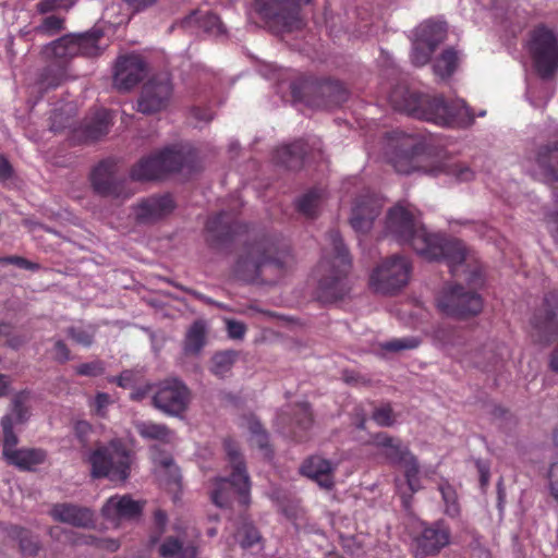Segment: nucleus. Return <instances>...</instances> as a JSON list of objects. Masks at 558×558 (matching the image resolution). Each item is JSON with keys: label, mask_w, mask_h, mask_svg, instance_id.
<instances>
[{"label": "nucleus", "mask_w": 558, "mask_h": 558, "mask_svg": "<svg viewBox=\"0 0 558 558\" xmlns=\"http://www.w3.org/2000/svg\"><path fill=\"white\" fill-rule=\"evenodd\" d=\"M385 228L387 235L401 244H410L423 258L445 259L453 275L469 260L466 248L461 241L428 233L411 207L400 204L392 207L388 211Z\"/></svg>", "instance_id": "1"}, {"label": "nucleus", "mask_w": 558, "mask_h": 558, "mask_svg": "<svg viewBox=\"0 0 558 558\" xmlns=\"http://www.w3.org/2000/svg\"><path fill=\"white\" fill-rule=\"evenodd\" d=\"M385 149L388 162L400 174L414 172L432 177L446 174L457 182H466L474 177V172L468 166L451 158L434 160L425 153V145L418 136L403 131H393L388 134Z\"/></svg>", "instance_id": "2"}, {"label": "nucleus", "mask_w": 558, "mask_h": 558, "mask_svg": "<svg viewBox=\"0 0 558 558\" xmlns=\"http://www.w3.org/2000/svg\"><path fill=\"white\" fill-rule=\"evenodd\" d=\"M389 101L398 111L441 126H468L474 121L470 108L462 99L448 106L441 97L409 90L405 86L396 87L389 95Z\"/></svg>", "instance_id": "3"}, {"label": "nucleus", "mask_w": 558, "mask_h": 558, "mask_svg": "<svg viewBox=\"0 0 558 558\" xmlns=\"http://www.w3.org/2000/svg\"><path fill=\"white\" fill-rule=\"evenodd\" d=\"M133 460V452L118 438L96 445L88 456L92 476L112 482H124L130 476Z\"/></svg>", "instance_id": "4"}, {"label": "nucleus", "mask_w": 558, "mask_h": 558, "mask_svg": "<svg viewBox=\"0 0 558 558\" xmlns=\"http://www.w3.org/2000/svg\"><path fill=\"white\" fill-rule=\"evenodd\" d=\"M228 462L232 469L230 477H219L211 490L213 502L222 508L229 505L231 496L236 494L244 506L250 502L251 482L245 463L239 452L238 445L228 439L225 441Z\"/></svg>", "instance_id": "5"}, {"label": "nucleus", "mask_w": 558, "mask_h": 558, "mask_svg": "<svg viewBox=\"0 0 558 558\" xmlns=\"http://www.w3.org/2000/svg\"><path fill=\"white\" fill-rule=\"evenodd\" d=\"M468 282L470 289L483 284L482 274L477 267L471 271ZM437 307L446 316L464 318L477 315L483 308V302L476 292L472 290L464 291L461 286L456 284L442 289L437 298Z\"/></svg>", "instance_id": "6"}, {"label": "nucleus", "mask_w": 558, "mask_h": 558, "mask_svg": "<svg viewBox=\"0 0 558 558\" xmlns=\"http://www.w3.org/2000/svg\"><path fill=\"white\" fill-rule=\"evenodd\" d=\"M332 251L324 256L319 264V270L327 274L319 281L322 298L327 301L338 300L344 294L343 279L347 276L351 260L341 238L337 232L330 234Z\"/></svg>", "instance_id": "7"}, {"label": "nucleus", "mask_w": 558, "mask_h": 558, "mask_svg": "<svg viewBox=\"0 0 558 558\" xmlns=\"http://www.w3.org/2000/svg\"><path fill=\"white\" fill-rule=\"evenodd\" d=\"M411 272L412 265L407 257L392 255L374 268L369 277V288L379 294H395L409 283Z\"/></svg>", "instance_id": "8"}, {"label": "nucleus", "mask_w": 558, "mask_h": 558, "mask_svg": "<svg viewBox=\"0 0 558 558\" xmlns=\"http://www.w3.org/2000/svg\"><path fill=\"white\" fill-rule=\"evenodd\" d=\"M311 0H254L253 11L270 27L291 32L302 26L300 10Z\"/></svg>", "instance_id": "9"}, {"label": "nucleus", "mask_w": 558, "mask_h": 558, "mask_svg": "<svg viewBox=\"0 0 558 558\" xmlns=\"http://www.w3.org/2000/svg\"><path fill=\"white\" fill-rule=\"evenodd\" d=\"M529 52L537 73L543 78L554 75L558 69V43L547 28H537L529 41Z\"/></svg>", "instance_id": "10"}, {"label": "nucleus", "mask_w": 558, "mask_h": 558, "mask_svg": "<svg viewBox=\"0 0 558 558\" xmlns=\"http://www.w3.org/2000/svg\"><path fill=\"white\" fill-rule=\"evenodd\" d=\"M190 400V389L177 378H168L155 384L153 405L167 415H181L186 411Z\"/></svg>", "instance_id": "11"}, {"label": "nucleus", "mask_w": 558, "mask_h": 558, "mask_svg": "<svg viewBox=\"0 0 558 558\" xmlns=\"http://www.w3.org/2000/svg\"><path fill=\"white\" fill-rule=\"evenodd\" d=\"M184 157L180 150L165 149L140 160L131 171L136 181H149L162 178L165 174L178 171L183 166Z\"/></svg>", "instance_id": "12"}, {"label": "nucleus", "mask_w": 558, "mask_h": 558, "mask_svg": "<svg viewBox=\"0 0 558 558\" xmlns=\"http://www.w3.org/2000/svg\"><path fill=\"white\" fill-rule=\"evenodd\" d=\"M101 34L97 31L82 35H70L47 45L43 52L47 58L66 60L77 54L95 56L98 52V40Z\"/></svg>", "instance_id": "13"}, {"label": "nucleus", "mask_w": 558, "mask_h": 558, "mask_svg": "<svg viewBox=\"0 0 558 558\" xmlns=\"http://www.w3.org/2000/svg\"><path fill=\"white\" fill-rule=\"evenodd\" d=\"M378 447L383 448L384 456L392 464H402L405 468V478L409 488L412 493L421 489L418 481V465L415 457L410 452L407 446H403L399 440H396L388 435L380 434L375 438Z\"/></svg>", "instance_id": "14"}, {"label": "nucleus", "mask_w": 558, "mask_h": 558, "mask_svg": "<svg viewBox=\"0 0 558 558\" xmlns=\"http://www.w3.org/2000/svg\"><path fill=\"white\" fill-rule=\"evenodd\" d=\"M172 96V84L167 74L149 80L142 89L137 109L145 114H151L166 109Z\"/></svg>", "instance_id": "15"}, {"label": "nucleus", "mask_w": 558, "mask_h": 558, "mask_svg": "<svg viewBox=\"0 0 558 558\" xmlns=\"http://www.w3.org/2000/svg\"><path fill=\"white\" fill-rule=\"evenodd\" d=\"M446 25L441 22H426L421 24L415 33L412 62L415 65H424L429 61L434 49L445 39Z\"/></svg>", "instance_id": "16"}, {"label": "nucleus", "mask_w": 558, "mask_h": 558, "mask_svg": "<svg viewBox=\"0 0 558 558\" xmlns=\"http://www.w3.org/2000/svg\"><path fill=\"white\" fill-rule=\"evenodd\" d=\"M526 168L531 175L539 181H558V142L539 146L529 156Z\"/></svg>", "instance_id": "17"}, {"label": "nucleus", "mask_w": 558, "mask_h": 558, "mask_svg": "<svg viewBox=\"0 0 558 558\" xmlns=\"http://www.w3.org/2000/svg\"><path fill=\"white\" fill-rule=\"evenodd\" d=\"M449 542L450 531L444 524L424 526L413 541V555L415 558L437 555Z\"/></svg>", "instance_id": "18"}, {"label": "nucleus", "mask_w": 558, "mask_h": 558, "mask_svg": "<svg viewBox=\"0 0 558 558\" xmlns=\"http://www.w3.org/2000/svg\"><path fill=\"white\" fill-rule=\"evenodd\" d=\"M193 530H174L160 543L158 553L161 558H196L197 547Z\"/></svg>", "instance_id": "19"}, {"label": "nucleus", "mask_w": 558, "mask_h": 558, "mask_svg": "<svg viewBox=\"0 0 558 558\" xmlns=\"http://www.w3.org/2000/svg\"><path fill=\"white\" fill-rule=\"evenodd\" d=\"M145 71V63L138 54L121 57L114 68V86L120 90H129L144 77Z\"/></svg>", "instance_id": "20"}, {"label": "nucleus", "mask_w": 558, "mask_h": 558, "mask_svg": "<svg viewBox=\"0 0 558 558\" xmlns=\"http://www.w3.org/2000/svg\"><path fill=\"white\" fill-rule=\"evenodd\" d=\"M383 199L366 195L359 198L351 213L350 223L356 232H367L383 208Z\"/></svg>", "instance_id": "21"}, {"label": "nucleus", "mask_w": 558, "mask_h": 558, "mask_svg": "<svg viewBox=\"0 0 558 558\" xmlns=\"http://www.w3.org/2000/svg\"><path fill=\"white\" fill-rule=\"evenodd\" d=\"M27 397L28 395L25 392L16 395L13 400L12 414L3 416L1 420L4 437L2 456L4 459L17 449L16 445L19 439L17 436L13 433L12 428L14 424H22L26 418V411L23 408V403L26 401Z\"/></svg>", "instance_id": "22"}, {"label": "nucleus", "mask_w": 558, "mask_h": 558, "mask_svg": "<svg viewBox=\"0 0 558 558\" xmlns=\"http://www.w3.org/2000/svg\"><path fill=\"white\" fill-rule=\"evenodd\" d=\"M174 209L171 196L161 195L143 199L134 207L135 219L142 223L155 222Z\"/></svg>", "instance_id": "23"}, {"label": "nucleus", "mask_w": 558, "mask_h": 558, "mask_svg": "<svg viewBox=\"0 0 558 558\" xmlns=\"http://www.w3.org/2000/svg\"><path fill=\"white\" fill-rule=\"evenodd\" d=\"M141 511L142 505L126 495L110 497L102 507L104 517L116 525L122 520L134 519Z\"/></svg>", "instance_id": "24"}, {"label": "nucleus", "mask_w": 558, "mask_h": 558, "mask_svg": "<svg viewBox=\"0 0 558 558\" xmlns=\"http://www.w3.org/2000/svg\"><path fill=\"white\" fill-rule=\"evenodd\" d=\"M300 470L304 476L316 482L322 488L331 489L335 485L336 464L320 456H312L306 459Z\"/></svg>", "instance_id": "25"}, {"label": "nucleus", "mask_w": 558, "mask_h": 558, "mask_svg": "<svg viewBox=\"0 0 558 558\" xmlns=\"http://www.w3.org/2000/svg\"><path fill=\"white\" fill-rule=\"evenodd\" d=\"M53 520L76 527H90L94 525V513L84 507L72 504H56L49 511Z\"/></svg>", "instance_id": "26"}, {"label": "nucleus", "mask_w": 558, "mask_h": 558, "mask_svg": "<svg viewBox=\"0 0 558 558\" xmlns=\"http://www.w3.org/2000/svg\"><path fill=\"white\" fill-rule=\"evenodd\" d=\"M94 190L104 196L120 197L122 182L114 177L113 165L108 161L100 162L90 174Z\"/></svg>", "instance_id": "27"}, {"label": "nucleus", "mask_w": 558, "mask_h": 558, "mask_svg": "<svg viewBox=\"0 0 558 558\" xmlns=\"http://www.w3.org/2000/svg\"><path fill=\"white\" fill-rule=\"evenodd\" d=\"M10 465L22 471H34L46 460V452L35 448H17L4 459Z\"/></svg>", "instance_id": "28"}, {"label": "nucleus", "mask_w": 558, "mask_h": 558, "mask_svg": "<svg viewBox=\"0 0 558 558\" xmlns=\"http://www.w3.org/2000/svg\"><path fill=\"white\" fill-rule=\"evenodd\" d=\"M134 427L141 437L147 440L170 442L174 438L173 432L165 424H158L151 421H136Z\"/></svg>", "instance_id": "29"}, {"label": "nucleus", "mask_w": 558, "mask_h": 558, "mask_svg": "<svg viewBox=\"0 0 558 558\" xmlns=\"http://www.w3.org/2000/svg\"><path fill=\"white\" fill-rule=\"evenodd\" d=\"M194 24H198L205 33L213 36H220L225 34V27L219 17L209 12L199 16L196 13H193L183 21L184 27H192Z\"/></svg>", "instance_id": "30"}, {"label": "nucleus", "mask_w": 558, "mask_h": 558, "mask_svg": "<svg viewBox=\"0 0 558 558\" xmlns=\"http://www.w3.org/2000/svg\"><path fill=\"white\" fill-rule=\"evenodd\" d=\"M206 342V325L202 320L194 322L189 328L185 340L184 351L189 354H198Z\"/></svg>", "instance_id": "31"}, {"label": "nucleus", "mask_w": 558, "mask_h": 558, "mask_svg": "<svg viewBox=\"0 0 558 558\" xmlns=\"http://www.w3.org/2000/svg\"><path fill=\"white\" fill-rule=\"evenodd\" d=\"M304 148L302 143H293L291 145H284L277 150V160L278 162L287 166L288 168L298 167L303 157H304Z\"/></svg>", "instance_id": "32"}, {"label": "nucleus", "mask_w": 558, "mask_h": 558, "mask_svg": "<svg viewBox=\"0 0 558 558\" xmlns=\"http://www.w3.org/2000/svg\"><path fill=\"white\" fill-rule=\"evenodd\" d=\"M458 62L459 57L456 51L451 49L444 51L434 62L435 75L442 80L449 77L456 71Z\"/></svg>", "instance_id": "33"}, {"label": "nucleus", "mask_w": 558, "mask_h": 558, "mask_svg": "<svg viewBox=\"0 0 558 558\" xmlns=\"http://www.w3.org/2000/svg\"><path fill=\"white\" fill-rule=\"evenodd\" d=\"M110 123V112L106 109L97 110L93 122L87 125V137L97 140L98 137L102 136L108 132Z\"/></svg>", "instance_id": "34"}, {"label": "nucleus", "mask_w": 558, "mask_h": 558, "mask_svg": "<svg viewBox=\"0 0 558 558\" xmlns=\"http://www.w3.org/2000/svg\"><path fill=\"white\" fill-rule=\"evenodd\" d=\"M324 192L320 190H313L300 198L298 203L299 210L307 217L316 215L317 209L323 203Z\"/></svg>", "instance_id": "35"}, {"label": "nucleus", "mask_w": 558, "mask_h": 558, "mask_svg": "<svg viewBox=\"0 0 558 558\" xmlns=\"http://www.w3.org/2000/svg\"><path fill=\"white\" fill-rule=\"evenodd\" d=\"M235 354L233 352H219L211 359L210 372L218 376H226L232 368Z\"/></svg>", "instance_id": "36"}, {"label": "nucleus", "mask_w": 558, "mask_h": 558, "mask_svg": "<svg viewBox=\"0 0 558 558\" xmlns=\"http://www.w3.org/2000/svg\"><path fill=\"white\" fill-rule=\"evenodd\" d=\"M439 490L445 504V512L450 517H457L460 508L454 488L448 483H444L439 485Z\"/></svg>", "instance_id": "37"}, {"label": "nucleus", "mask_w": 558, "mask_h": 558, "mask_svg": "<svg viewBox=\"0 0 558 558\" xmlns=\"http://www.w3.org/2000/svg\"><path fill=\"white\" fill-rule=\"evenodd\" d=\"M250 441L252 446H256L262 450L264 458L269 459L271 457L270 450L267 447V435L257 422L251 425Z\"/></svg>", "instance_id": "38"}, {"label": "nucleus", "mask_w": 558, "mask_h": 558, "mask_svg": "<svg viewBox=\"0 0 558 558\" xmlns=\"http://www.w3.org/2000/svg\"><path fill=\"white\" fill-rule=\"evenodd\" d=\"M421 341L416 337H404L399 339H393L387 341L381 344V348L386 351H402V350H412L420 345Z\"/></svg>", "instance_id": "39"}, {"label": "nucleus", "mask_w": 558, "mask_h": 558, "mask_svg": "<svg viewBox=\"0 0 558 558\" xmlns=\"http://www.w3.org/2000/svg\"><path fill=\"white\" fill-rule=\"evenodd\" d=\"M235 538L243 548H248L260 541V535L253 525L244 524L236 533Z\"/></svg>", "instance_id": "40"}, {"label": "nucleus", "mask_w": 558, "mask_h": 558, "mask_svg": "<svg viewBox=\"0 0 558 558\" xmlns=\"http://www.w3.org/2000/svg\"><path fill=\"white\" fill-rule=\"evenodd\" d=\"M545 311H546V319H545V328H549L554 325V320H558V292H553L548 294L544 300Z\"/></svg>", "instance_id": "41"}, {"label": "nucleus", "mask_w": 558, "mask_h": 558, "mask_svg": "<svg viewBox=\"0 0 558 558\" xmlns=\"http://www.w3.org/2000/svg\"><path fill=\"white\" fill-rule=\"evenodd\" d=\"M62 27L63 20L58 16L50 15L47 16L38 27L35 28V32L41 35L52 36L60 32Z\"/></svg>", "instance_id": "42"}, {"label": "nucleus", "mask_w": 558, "mask_h": 558, "mask_svg": "<svg viewBox=\"0 0 558 558\" xmlns=\"http://www.w3.org/2000/svg\"><path fill=\"white\" fill-rule=\"evenodd\" d=\"M374 422L384 427L391 426L396 422V415L389 404L377 408L372 415Z\"/></svg>", "instance_id": "43"}, {"label": "nucleus", "mask_w": 558, "mask_h": 558, "mask_svg": "<svg viewBox=\"0 0 558 558\" xmlns=\"http://www.w3.org/2000/svg\"><path fill=\"white\" fill-rule=\"evenodd\" d=\"M76 0H44L38 3V11L46 13L54 9H68L74 4Z\"/></svg>", "instance_id": "44"}, {"label": "nucleus", "mask_w": 558, "mask_h": 558, "mask_svg": "<svg viewBox=\"0 0 558 558\" xmlns=\"http://www.w3.org/2000/svg\"><path fill=\"white\" fill-rule=\"evenodd\" d=\"M433 338L436 344L442 348L453 344L452 331L445 327L437 328L433 333Z\"/></svg>", "instance_id": "45"}, {"label": "nucleus", "mask_w": 558, "mask_h": 558, "mask_svg": "<svg viewBox=\"0 0 558 558\" xmlns=\"http://www.w3.org/2000/svg\"><path fill=\"white\" fill-rule=\"evenodd\" d=\"M76 373L82 376H98L104 368L99 362L84 363L76 367Z\"/></svg>", "instance_id": "46"}, {"label": "nucleus", "mask_w": 558, "mask_h": 558, "mask_svg": "<svg viewBox=\"0 0 558 558\" xmlns=\"http://www.w3.org/2000/svg\"><path fill=\"white\" fill-rule=\"evenodd\" d=\"M69 336L76 343L85 345V347L89 345L93 341V333L87 330H83V329L71 328L69 330Z\"/></svg>", "instance_id": "47"}, {"label": "nucleus", "mask_w": 558, "mask_h": 558, "mask_svg": "<svg viewBox=\"0 0 558 558\" xmlns=\"http://www.w3.org/2000/svg\"><path fill=\"white\" fill-rule=\"evenodd\" d=\"M548 476L550 482L551 495L558 502V462H555L550 465Z\"/></svg>", "instance_id": "48"}, {"label": "nucleus", "mask_w": 558, "mask_h": 558, "mask_svg": "<svg viewBox=\"0 0 558 558\" xmlns=\"http://www.w3.org/2000/svg\"><path fill=\"white\" fill-rule=\"evenodd\" d=\"M227 328L229 337L233 339H241L245 333V326L240 322L229 320L227 323Z\"/></svg>", "instance_id": "49"}, {"label": "nucleus", "mask_w": 558, "mask_h": 558, "mask_svg": "<svg viewBox=\"0 0 558 558\" xmlns=\"http://www.w3.org/2000/svg\"><path fill=\"white\" fill-rule=\"evenodd\" d=\"M0 263L1 264H13V265H16L17 267L24 268V269H33L36 267L33 263H31L27 259L20 257V256L3 257V258H0Z\"/></svg>", "instance_id": "50"}, {"label": "nucleus", "mask_w": 558, "mask_h": 558, "mask_svg": "<svg viewBox=\"0 0 558 558\" xmlns=\"http://www.w3.org/2000/svg\"><path fill=\"white\" fill-rule=\"evenodd\" d=\"M154 390H155V384L154 385L146 384V385H144L142 387L136 388L131 393V398L133 400L140 401V400L144 399L147 395H151L153 396Z\"/></svg>", "instance_id": "51"}, {"label": "nucleus", "mask_w": 558, "mask_h": 558, "mask_svg": "<svg viewBox=\"0 0 558 558\" xmlns=\"http://www.w3.org/2000/svg\"><path fill=\"white\" fill-rule=\"evenodd\" d=\"M134 11H142L154 5L158 0H124Z\"/></svg>", "instance_id": "52"}, {"label": "nucleus", "mask_w": 558, "mask_h": 558, "mask_svg": "<svg viewBox=\"0 0 558 558\" xmlns=\"http://www.w3.org/2000/svg\"><path fill=\"white\" fill-rule=\"evenodd\" d=\"M53 355L59 361H66L69 359V350L62 341L54 343Z\"/></svg>", "instance_id": "53"}, {"label": "nucleus", "mask_w": 558, "mask_h": 558, "mask_svg": "<svg viewBox=\"0 0 558 558\" xmlns=\"http://www.w3.org/2000/svg\"><path fill=\"white\" fill-rule=\"evenodd\" d=\"M95 408L97 413L102 414L108 404L110 403V398L107 393H98L95 398Z\"/></svg>", "instance_id": "54"}, {"label": "nucleus", "mask_w": 558, "mask_h": 558, "mask_svg": "<svg viewBox=\"0 0 558 558\" xmlns=\"http://www.w3.org/2000/svg\"><path fill=\"white\" fill-rule=\"evenodd\" d=\"M266 264L267 262L264 258L251 257L248 259L239 262V268L251 266L254 270H257Z\"/></svg>", "instance_id": "55"}, {"label": "nucleus", "mask_w": 558, "mask_h": 558, "mask_svg": "<svg viewBox=\"0 0 558 558\" xmlns=\"http://www.w3.org/2000/svg\"><path fill=\"white\" fill-rule=\"evenodd\" d=\"M547 225L554 240L558 242V213L548 216Z\"/></svg>", "instance_id": "56"}, {"label": "nucleus", "mask_w": 558, "mask_h": 558, "mask_svg": "<svg viewBox=\"0 0 558 558\" xmlns=\"http://www.w3.org/2000/svg\"><path fill=\"white\" fill-rule=\"evenodd\" d=\"M12 174V168L7 159L0 157V181H7Z\"/></svg>", "instance_id": "57"}, {"label": "nucleus", "mask_w": 558, "mask_h": 558, "mask_svg": "<svg viewBox=\"0 0 558 558\" xmlns=\"http://www.w3.org/2000/svg\"><path fill=\"white\" fill-rule=\"evenodd\" d=\"M90 430V425L87 422H77L75 425V432L77 436L83 440L86 434Z\"/></svg>", "instance_id": "58"}, {"label": "nucleus", "mask_w": 558, "mask_h": 558, "mask_svg": "<svg viewBox=\"0 0 558 558\" xmlns=\"http://www.w3.org/2000/svg\"><path fill=\"white\" fill-rule=\"evenodd\" d=\"M117 384L121 387H128L132 380V373L126 371L123 372L119 377L114 378Z\"/></svg>", "instance_id": "59"}, {"label": "nucleus", "mask_w": 558, "mask_h": 558, "mask_svg": "<svg viewBox=\"0 0 558 558\" xmlns=\"http://www.w3.org/2000/svg\"><path fill=\"white\" fill-rule=\"evenodd\" d=\"M167 521L166 513L161 510L155 512V524L158 529H163Z\"/></svg>", "instance_id": "60"}, {"label": "nucleus", "mask_w": 558, "mask_h": 558, "mask_svg": "<svg viewBox=\"0 0 558 558\" xmlns=\"http://www.w3.org/2000/svg\"><path fill=\"white\" fill-rule=\"evenodd\" d=\"M10 380L7 376L0 374V397L8 393Z\"/></svg>", "instance_id": "61"}, {"label": "nucleus", "mask_w": 558, "mask_h": 558, "mask_svg": "<svg viewBox=\"0 0 558 558\" xmlns=\"http://www.w3.org/2000/svg\"><path fill=\"white\" fill-rule=\"evenodd\" d=\"M102 548L109 550V551H116L119 548V543L114 539H106L101 542L100 545Z\"/></svg>", "instance_id": "62"}, {"label": "nucleus", "mask_w": 558, "mask_h": 558, "mask_svg": "<svg viewBox=\"0 0 558 558\" xmlns=\"http://www.w3.org/2000/svg\"><path fill=\"white\" fill-rule=\"evenodd\" d=\"M159 463L161 464L162 468L169 470V472L171 474H173V475L177 474V468L174 466L171 458H165V459L160 460Z\"/></svg>", "instance_id": "63"}, {"label": "nucleus", "mask_w": 558, "mask_h": 558, "mask_svg": "<svg viewBox=\"0 0 558 558\" xmlns=\"http://www.w3.org/2000/svg\"><path fill=\"white\" fill-rule=\"evenodd\" d=\"M21 549L26 554H35L37 551L36 544H27L25 541H21Z\"/></svg>", "instance_id": "64"}]
</instances>
